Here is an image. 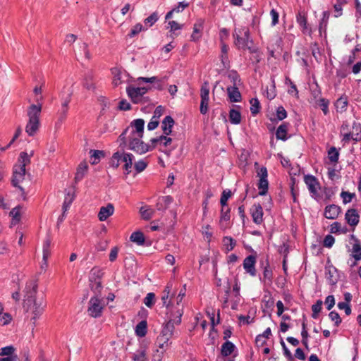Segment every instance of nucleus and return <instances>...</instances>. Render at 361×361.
Segmentation results:
<instances>
[{
	"mask_svg": "<svg viewBox=\"0 0 361 361\" xmlns=\"http://www.w3.org/2000/svg\"><path fill=\"white\" fill-rule=\"evenodd\" d=\"M38 283L37 279H30L26 282L23 290V307L27 311L32 310L34 314L32 319H36L44 312L45 303L42 300H37Z\"/></svg>",
	"mask_w": 361,
	"mask_h": 361,
	"instance_id": "1",
	"label": "nucleus"
},
{
	"mask_svg": "<svg viewBox=\"0 0 361 361\" xmlns=\"http://www.w3.org/2000/svg\"><path fill=\"white\" fill-rule=\"evenodd\" d=\"M168 322L163 326L159 336L157 338V346L159 348L168 350L171 344V338L178 335V331L175 329V325H179L172 319H168Z\"/></svg>",
	"mask_w": 361,
	"mask_h": 361,
	"instance_id": "2",
	"label": "nucleus"
},
{
	"mask_svg": "<svg viewBox=\"0 0 361 361\" xmlns=\"http://www.w3.org/2000/svg\"><path fill=\"white\" fill-rule=\"evenodd\" d=\"M41 111L42 104H31L27 110L28 121L25 126V132L29 136H34L39 129Z\"/></svg>",
	"mask_w": 361,
	"mask_h": 361,
	"instance_id": "3",
	"label": "nucleus"
},
{
	"mask_svg": "<svg viewBox=\"0 0 361 361\" xmlns=\"http://www.w3.org/2000/svg\"><path fill=\"white\" fill-rule=\"evenodd\" d=\"M133 160L134 156L131 153L118 151L113 154L110 160V166L113 168H118L120 162H122L124 164L125 173L129 174L132 171Z\"/></svg>",
	"mask_w": 361,
	"mask_h": 361,
	"instance_id": "4",
	"label": "nucleus"
},
{
	"mask_svg": "<svg viewBox=\"0 0 361 361\" xmlns=\"http://www.w3.org/2000/svg\"><path fill=\"white\" fill-rule=\"evenodd\" d=\"M142 137L126 136V141H121L120 146H121L123 143H128V149L133 150L139 154H143L152 150V147L150 145L142 141Z\"/></svg>",
	"mask_w": 361,
	"mask_h": 361,
	"instance_id": "5",
	"label": "nucleus"
},
{
	"mask_svg": "<svg viewBox=\"0 0 361 361\" xmlns=\"http://www.w3.org/2000/svg\"><path fill=\"white\" fill-rule=\"evenodd\" d=\"M145 121L143 119L138 118L134 120L130 126L120 135L118 140L122 142L126 141V136L142 137L144 132Z\"/></svg>",
	"mask_w": 361,
	"mask_h": 361,
	"instance_id": "6",
	"label": "nucleus"
},
{
	"mask_svg": "<svg viewBox=\"0 0 361 361\" xmlns=\"http://www.w3.org/2000/svg\"><path fill=\"white\" fill-rule=\"evenodd\" d=\"M95 295L92 298V317H98L102 315V310L107 305V302L102 295V290L99 293L94 290Z\"/></svg>",
	"mask_w": 361,
	"mask_h": 361,
	"instance_id": "7",
	"label": "nucleus"
},
{
	"mask_svg": "<svg viewBox=\"0 0 361 361\" xmlns=\"http://www.w3.org/2000/svg\"><path fill=\"white\" fill-rule=\"evenodd\" d=\"M186 288L185 285L183 286L175 298L176 304H174V309H171L174 311L173 313V320H175L176 323H181V317L183 314V305L182 304L183 300L185 295Z\"/></svg>",
	"mask_w": 361,
	"mask_h": 361,
	"instance_id": "8",
	"label": "nucleus"
},
{
	"mask_svg": "<svg viewBox=\"0 0 361 361\" xmlns=\"http://www.w3.org/2000/svg\"><path fill=\"white\" fill-rule=\"evenodd\" d=\"M71 95L72 92L70 90H68L66 92H63L61 93V109L59 112V118L55 124L56 128H59L66 118L67 112L68 110V104L71 102Z\"/></svg>",
	"mask_w": 361,
	"mask_h": 361,
	"instance_id": "9",
	"label": "nucleus"
},
{
	"mask_svg": "<svg viewBox=\"0 0 361 361\" xmlns=\"http://www.w3.org/2000/svg\"><path fill=\"white\" fill-rule=\"evenodd\" d=\"M126 89L128 96L130 98L131 101L135 104H143L147 102L145 94L147 92L146 87H135L133 86H128Z\"/></svg>",
	"mask_w": 361,
	"mask_h": 361,
	"instance_id": "10",
	"label": "nucleus"
},
{
	"mask_svg": "<svg viewBox=\"0 0 361 361\" xmlns=\"http://www.w3.org/2000/svg\"><path fill=\"white\" fill-rule=\"evenodd\" d=\"M172 283H169L167 286L165 287L161 295L162 304L166 308V315L168 319H172L173 317V313H174V311L171 310L174 309V302H172V299L171 298H170V293Z\"/></svg>",
	"mask_w": 361,
	"mask_h": 361,
	"instance_id": "11",
	"label": "nucleus"
},
{
	"mask_svg": "<svg viewBox=\"0 0 361 361\" xmlns=\"http://www.w3.org/2000/svg\"><path fill=\"white\" fill-rule=\"evenodd\" d=\"M111 73L113 75L112 83L115 87L128 82L129 75L124 70H121L118 68H114L111 69Z\"/></svg>",
	"mask_w": 361,
	"mask_h": 361,
	"instance_id": "12",
	"label": "nucleus"
},
{
	"mask_svg": "<svg viewBox=\"0 0 361 361\" xmlns=\"http://www.w3.org/2000/svg\"><path fill=\"white\" fill-rule=\"evenodd\" d=\"M304 182L306 184L311 197L316 198L319 196L320 184L317 179L312 175H305Z\"/></svg>",
	"mask_w": 361,
	"mask_h": 361,
	"instance_id": "13",
	"label": "nucleus"
},
{
	"mask_svg": "<svg viewBox=\"0 0 361 361\" xmlns=\"http://www.w3.org/2000/svg\"><path fill=\"white\" fill-rule=\"evenodd\" d=\"M235 37V43L238 47L244 48L247 46L249 40L250 32L247 28L243 27L235 30L233 33Z\"/></svg>",
	"mask_w": 361,
	"mask_h": 361,
	"instance_id": "14",
	"label": "nucleus"
},
{
	"mask_svg": "<svg viewBox=\"0 0 361 361\" xmlns=\"http://www.w3.org/2000/svg\"><path fill=\"white\" fill-rule=\"evenodd\" d=\"M92 271L94 275V281L92 280V290L94 289V290H97L100 293V290L103 289L101 279L104 275V272L102 269L99 267H94Z\"/></svg>",
	"mask_w": 361,
	"mask_h": 361,
	"instance_id": "15",
	"label": "nucleus"
},
{
	"mask_svg": "<svg viewBox=\"0 0 361 361\" xmlns=\"http://www.w3.org/2000/svg\"><path fill=\"white\" fill-rule=\"evenodd\" d=\"M256 257L253 255H249L243 260V268L245 271L252 276H256Z\"/></svg>",
	"mask_w": 361,
	"mask_h": 361,
	"instance_id": "16",
	"label": "nucleus"
},
{
	"mask_svg": "<svg viewBox=\"0 0 361 361\" xmlns=\"http://www.w3.org/2000/svg\"><path fill=\"white\" fill-rule=\"evenodd\" d=\"M152 145V149L155 147H159L160 150H163L164 147H168L171 145L172 139L165 135H161L158 137L152 138L151 140Z\"/></svg>",
	"mask_w": 361,
	"mask_h": 361,
	"instance_id": "17",
	"label": "nucleus"
},
{
	"mask_svg": "<svg viewBox=\"0 0 361 361\" xmlns=\"http://www.w3.org/2000/svg\"><path fill=\"white\" fill-rule=\"evenodd\" d=\"M25 175V169L23 167L15 166L13 174L12 183L15 187H18L20 190L22 188L19 186V183L24 180Z\"/></svg>",
	"mask_w": 361,
	"mask_h": 361,
	"instance_id": "18",
	"label": "nucleus"
},
{
	"mask_svg": "<svg viewBox=\"0 0 361 361\" xmlns=\"http://www.w3.org/2000/svg\"><path fill=\"white\" fill-rule=\"evenodd\" d=\"M251 214L255 224H260L263 221V209L259 204H255L252 207Z\"/></svg>",
	"mask_w": 361,
	"mask_h": 361,
	"instance_id": "19",
	"label": "nucleus"
},
{
	"mask_svg": "<svg viewBox=\"0 0 361 361\" xmlns=\"http://www.w3.org/2000/svg\"><path fill=\"white\" fill-rule=\"evenodd\" d=\"M114 212V207L112 204L109 203L105 207H102L98 213V218L99 221H106Z\"/></svg>",
	"mask_w": 361,
	"mask_h": 361,
	"instance_id": "20",
	"label": "nucleus"
},
{
	"mask_svg": "<svg viewBox=\"0 0 361 361\" xmlns=\"http://www.w3.org/2000/svg\"><path fill=\"white\" fill-rule=\"evenodd\" d=\"M345 219L350 226H355L359 223L360 216L356 209H350L346 212Z\"/></svg>",
	"mask_w": 361,
	"mask_h": 361,
	"instance_id": "21",
	"label": "nucleus"
},
{
	"mask_svg": "<svg viewBox=\"0 0 361 361\" xmlns=\"http://www.w3.org/2000/svg\"><path fill=\"white\" fill-rule=\"evenodd\" d=\"M221 216H220V226L223 229H226L228 227V222L230 221V208L228 207L221 206Z\"/></svg>",
	"mask_w": 361,
	"mask_h": 361,
	"instance_id": "22",
	"label": "nucleus"
},
{
	"mask_svg": "<svg viewBox=\"0 0 361 361\" xmlns=\"http://www.w3.org/2000/svg\"><path fill=\"white\" fill-rule=\"evenodd\" d=\"M340 213V207L335 204H331L326 207L324 211V216L329 219H335L338 217Z\"/></svg>",
	"mask_w": 361,
	"mask_h": 361,
	"instance_id": "23",
	"label": "nucleus"
},
{
	"mask_svg": "<svg viewBox=\"0 0 361 361\" xmlns=\"http://www.w3.org/2000/svg\"><path fill=\"white\" fill-rule=\"evenodd\" d=\"M174 125V120L170 116H166L161 123V129L163 133L166 135H169L171 133L172 128Z\"/></svg>",
	"mask_w": 361,
	"mask_h": 361,
	"instance_id": "24",
	"label": "nucleus"
},
{
	"mask_svg": "<svg viewBox=\"0 0 361 361\" xmlns=\"http://www.w3.org/2000/svg\"><path fill=\"white\" fill-rule=\"evenodd\" d=\"M204 20L198 19L195 23L193 27V32L191 35V39L192 41L198 40L201 37V32L203 29Z\"/></svg>",
	"mask_w": 361,
	"mask_h": 361,
	"instance_id": "25",
	"label": "nucleus"
},
{
	"mask_svg": "<svg viewBox=\"0 0 361 361\" xmlns=\"http://www.w3.org/2000/svg\"><path fill=\"white\" fill-rule=\"evenodd\" d=\"M227 92L231 102H238L241 99V94L236 86H230L227 87Z\"/></svg>",
	"mask_w": 361,
	"mask_h": 361,
	"instance_id": "26",
	"label": "nucleus"
},
{
	"mask_svg": "<svg viewBox=\"0 0 361 361\" xmlns=\"http://www.w3.org/2000/svg\"><path fill=\"white\" fill-rule=\"evenodd\" d=\"M348 104V99L346 95H342L335 103L336 111L343 113L346 111Z\"/></svg>",
	"mask_w": 361,
	"mask_h": 361,
	"instance_id": "27",
	"label": "nucleus"
},
{
	"mask_svg": "<svg viewBox=\"0 0 361 361\" xmlns=\"http://www.w3.org/2000/svg\"><path fill=\"white\" fill-rule=\"evenodd\" d=\"M87 171H88V164L87 163L86 161H82L79 164V166L77 169V171H76L75 177V181L77 182V181L80 180L83 178L85 174H86L87 173Z\"/></svg>",
	"mask_w": 361,
	"mask_h": 361,
	"instance_id": "28",
	"label": "nucleus"
},
{
	"mask_svg": "<svg viewBox=\"0 0 361 361\" xmlns=\"http://www.w3.org/2000/svg\"><path fill=\"white\" fill-rule=\"evenodd\" d=\"M336 272L335 267L326 268V279L330 285H334L337 283Z\"/></svg>",
	"mask_w": 361,
	"mask_h": 361,
	"instance_id": "29",
	"label": "nucleus"
},
{
	"mask_svg": "<svg viewBox=\"0 0 361 361\" xmlns=\"http://www.w3.org/2000/svg\"><path fill=\"white\" fill-rule=\"evenodd\" d=\"M297 23L302 28V31L305 34L311 35L312 30L311 27L307 25V19L305 16L299 14L297 16Z\"/></svg>",
	"mask_w": 361,
	"mask_h": 361,
	"instance_id": "30",
	"label": "nucleus"
},
{
	"mask_svg": "<svg viewBox=\"0 0 361 361\" xmlns=\"http://www.w3.org/2000/svg\"><path fill=\"white\" fill-rule=\"evenodd\" d=\"M172 201L173 199L170 196H163L159 197L157 203V209L160 211L167 209Z\"/></svg>",
	"mask_w": 361,
	"mask_h": 361,
	"instance_id": "31",
	"label": "nucleus"
},
{
	"mask_svg": "<svg viewBox=\"0 0 361 361\" xmlns=\"http://www.w3.org/2000/svg\"><path fill=\"white\" fill-rule=\"evenodd\" d=\"M288 124L282 123L280 125L276 132V137L278 140H287Z\"/></svg>",
	"mask_w": 361,
	"mask_h": 361,
	"instance_id": "32",
	"label": "nucleus"
},
{
	"mask_svg": "<svg viewBox=\"0 0 361 361\" xmlns=\"http://www.w3.org/2000/svg\"><path fill=\"white\" fill-rule=\"evenodd\" d=\"M130 239L132 242L136 243L138 245H142L145 240L144 234L141 231L133 232L131 234Z\"/></svg>",
	"mask_w": 361,
	"mask_h": 361,
	"instance_id": "33",
	"label": "nucleus"
},
{
	"mask_svg": "<svg viewBox=\"0 0 361 361\" xmlns=\"http://www.w3.org/2000/svg\"><path fill=\"white\" fill-rule=\"evenodd\" d=\"M51 240L47 238L43 244V262L45 266H47V261L51 255Z\"/></svg>",
	"mask_w": 361,
	"mask_h": 361,
	"instance_id": "34",
	"label": "nucleus"
},
{
	"mask_svg": "<svg viewBox=\"0 0 361 361\" xmlns=\"http://www.w3.org/2000/svg\"><path fill=\"white\" fill-rule=\"evenodd\" d=\"M141 216L145 220L150 219L154 213V210L149 206H143L140 209Z\"/></svg>",
	"mask_w": 361,
	"mask_h": 361,
	"instance_id": "35",
	"label": "nucleus"
},
{
	"mask_svg": "<svg viewBox=\"0 0 361 361\" xmlns=\"http://www.w3.org/2000/svg\"><path fill=\"white\" fill-rule=\"evenodd\" d=\"M105 156L106 152L103 150H92V164H98Z\"/></svg>",
	"mask_w": 361,
	"mask_h": 361,
	"instance_id": "36",
	"label": "nucleus"
},
{
	"mask_svg": "<svg viewBox=\"0 0 361 361\" xmlns=\"http://www.w3.org/2000/svg\"><path fill=\"white\" fill-rule=\"evenodd\" d=\"M229 121L232 124H239L241 121V114L235 109H231L229 112Z\"/></svg>",
	"mask_w": 361,
	"mask_h": 361,
	"instance_id": "37",
	"label": "nucleus"
},
{
	"mask_svg": "<svg viewBox=\"0 0 361 361\" xmlns=\"http://www.w3.org/2000/svg\"><path fill=\"white\" fill-rule=\"evenodd\" d=\"M235 345L230 341L225 342L221 347V354L224 356L230 355L234 350Z\"/></svg>",
	"mask_w": 361,
	"mask_h": 361,
	"instance_id": "38",
	"label": "nucleus"
},
{
	"mask_svg": "<svg viewBox=\"0 0 361 361\" xmlns=\"http://www.w3.org/2000/svg\"><path fill=\"white\" fill-rule=\"evenodd\" d=\"M330 231L332 233H345L348 230L345 227L342 226L339 222L336 221L331 225Z\"/></svg>",
	"mask_w": 361,
	"mask_h": 361,
	"instance_id": "39",
	"label": "nucleus"
},
{
	"mask_svg": "<svg viewBox=\"0 0 361 361\" xmlns=\"http://www.w3.org/2000/svg\"><path fill=\"white\" fill-rule=\"evenodd\" d=\"M328 157L331 163H337L339 158V152L334 147H331L328 151Z\"/></svg>",
	"mask_w": 361,
	"mask_h": 361,
	"instance_id": "40",
	"label": "nucleus"
},
{
	"mask_svg": "<svg viewBox=\"0 0 361 361\" xmlns=\"http://www.w3.org/2000/svg\"><path fill=\"white\" fill-rule=\"evenodd\" d=\"M133 359L134 361H147L145 350L141 348L136 350Z\"/></svg>",
	"mask_w": 361,
	"mask_h": 361,
	"instance_id": "41",
	"label": "nucleus"
},
{
	"mask_svg": "<svg viewBox=\"0 0 361 361\" xmlns=\"http://www.w3.org/2000/svg\"><path fill=\"white\" fill-rule=\"evenodd\" d=\"M223 242L226 252L232 250L236 245L235 240L231 237H224Z\"/></svg>",
	"mask_w": 361,
	"mask_h": 361,
	"instance_id": "42",
	"label": "nucleus"
},
{
	"mask_svg": "<svg viewBox=\"0 0 361 361\" xmlns=\"http://www.w3.org/2000/svg\"><path fill=\"white\" fill-rule=\"evenodd\" d=\"M135 333L139 336H144L147 333V322L142 321L137 324L135 328Z\"/></svg>",
	"mask_w": 361,
	"mask_h": 361,
	"instance_id": "43",
	"label": "nucleus"
},
{
	"mask_svg": "<svg viewBox=\"0 0 361 361\" xmlns=\"http://www.w3.org/2000/svg\"><path fill=\"white\" fill-rule=\"evenodd\" d=\"M268 180L267 179H259L258 183V188L259 190V195H264L268 190Z\"/></svg>",
	"mask_w": 361,
	"mask_h": 361,
	"instance_id": "44",
	"label": "nucleus"
},
{
	"mask_svg": "<svg viewBox=\"0 0 361 361\" xmlns=\"http://www.w3.org/2000/svg\"><path fill=\"white\" fill-rule=\"evenodd\" d=\"M209 85L208 82H204L200 90L201 99H209Z\"/></svg>",
	"mask_w": 361,
	"mask_h": 361,
	"instance_id": "45",
	"label": "nucleus"
},
{
	"mask_svg": "<svg viewBox=\"0 0 361 361\" xmlns=\"http://www.w3.org/2000/svg\"><path fill=\"white\" fill-rule=\"evenodd\" d=\"M19 161L20 162V164L19 166H16V167H23L25 169V166L30 164V159L29 155L26 152H21L20 154V159Z\"/></svg>",
	"mask_w": 361,
	"mask_h": 361,
	"instance_id": "46",
	"label": "nucleus"
},
{
	"mask_svg": "<svg viewBox=\"0 0 361 361\" xmlns=\"http://www.w3.org/2000/svg\"><path fill=\"white\" fill-rule=\"evenodd\" d=\"M158 13L157 12H154L149 17L145 19L144 23L147 27H149L152 26L158 20Z\"/></svg>",
	"mask_w": 361,
	"mask_h": 361,
	"instance_id": "47",
	"label": "nucleus"
},
{
	"mask_svg": "<svg viewBox=\"0 0 361 361\" xmlns=\"http://www.w3.org/2000/svg\"><path fill=\"white\" fill-rule=\"evenodd\" d=\"M276 87H275V81L274 79L271 80V84L269 88H267L266 90V97L271 100L276 97Z\"/></svg>",
	"mask_w": 361,
	"mask_h": 361,
	"instance_id": "48",
	"label": "nucleus"
},
{
	"mask_svg": "<svg viewBox=\"0 0 361 361\" xmlns=\"http://www.w3.org/2000/svg\"><path fill=\"white\" fill-rule=\"evenodd\" d=\"M286 84L290 86V88L288 90V94L293 95L296 97H298V91L297 90L296 86L293 84L291 80L288 78H286Z\"/></svg>",
	"mask_w": 361,
	"mask_h": 361,
	"instance_id": "49",
	"label": "nucleus"
},
{
	"mask_svg": "<svg viewBox=\"0 0 361 361\" xmlns=\"http://www.w3.org/2000/svg\"><path fill=\"white\" fill-rule=\"evenodd\" d=\"M341 197L343 200V202L344 204H348L355 197V194L347 191H342L341 193Z\"/></svg>",
	"mask_w": 361,
	"mask_h": 361,
	"instance_id": "50",
	"label": "nucleus"
},
{
	"mask_svg": "<svg viewBox=\"0 0 361 361\" xmlns=\"http://www.w3.org/2000/svg\"><path fill=\"white\" fill-rule=\"evenodd\" d=\"M147 166V162L145 159H140L135 163L134 168L137 173L143 171Z\"/></svg>",
	"mask_w": 361,
	"mask_h": 361,
	"instance_id": "51",
	"label": "nucleus"
},
{
	"mask_svg": "<svg viewBox=\"0 0 361 361\" xmlns=\"http://www.w3.org/2000/svg\"><path fill=\"white\" fill-rule=\"evenodd\" d=\"M166 350H167L158 348L153 354L152 361H161Z\"/></svg>",
	"mask_w": 361,
	"mask_h": 361,
	"instance_id": "52",
	"label": "nucleus"
},
{
	"mask_svg": "<svg viewBox=\"0 0 361 361\" xmlns=\"http://www.w3.org/2000/svg\"><path fill=\"white\" fill-rule=\"evenodd\" d=\"M250 111L253 115H256L259 110V102L257 99H252L250 100Z\"/></svg>",
	"mask_w": 361,
	"mask_h": 361,
	"instance_id": "53",
	"label": "nucleus"
},
{
	"mask_svg": "<svg viewBox=\"0 0 361 361\" xmlns=\"http://www.w3.org/2000/svg\"><path fill=\"white\" fill-rule=\"evenodd\" d=\"M154 293H149L147 294L146 297L144 299V303L147 307H151L154 303Z\"/></svg>",
	"mask_w": 361,
	"mask_h": 361,
	"instance_id": "54",
	"label": "nucleus"
},
{
	"mask_svg": "<svg viewBox=\"0 0 361 361\" xmlns=\"http://www.w3.org/2000/svg\"><path fill=\"white\" fill-rule=\"evenodd\" d=\"M14 348L11 345L4 347L0 350V355L1 356H13Z\"/></svg>",
	"mask_w": 361,
	"mask_h": 361,
	"instance_id": "55",
	"label": "nucleus"
},
{
	"mask_svg": "<svg viewBox=\"0 0 361 361\" xmlns=\"http://www.w3.org/2000/svg\"><path fill=\"white\" fill-rule=\"evenodd\" d=\"M319 106L325 115L329 114V102L327 99L322 98L319 101Z\"/></svg>",
	"mask_w": 361,
	"mask_h": 361,
	"instance_id": "56",
	"label": "nucleus"
},
{
	"mask_svg": "<svg viewBox=\"0 0 361 361\" xmlns=\"http://www.w3.org/2000/svg\"><path fill=\"white\" fill-rule=\"evenodd\" d=\"M231 192L230 190H224L222 195H221V200H220V203L221 204V206H224V207H226L227 206V201L228 200L229 197H231Z\"/></svg>",
	"mask_w": 361,
	"mask_h": 361,
	"instance_id": "57",
	"label": "nucleus"
},
{
	"mask_svg": "<svg viewBox=\"0 0 361 361\" xmlns=\"http://www.w3.org/2000/svg\"><path fill=\"white\" fill-rule=\"evenodd\" d=\"M329 317L331 319V320L334 322L335 326H338L341 323V319L336 312H331L329 314Z\"/></svg>",
	"mask_w": 361,
	"mask_h": 361,
	"instance_id": "58",
	"label": "nucleus"
},
{
	"mask_svg": "<svg viewBox=\"0 0 361 361\" xmlns=\"http://www.w3.org/2000/svg\"><path fill=\"white\" fill-rule=\"evenodd\" d=\"M12 317L8 313H3L0 315V325L4 326L10 323Z\"/></svg>",
	"mask_w": 361,
	"mask_h": 361,
	"instance_id": "59",
	"label": "nucleus"
},
{
	"mask_svg": "<svg viewBox=\"0 0 361 361\" xmlns=\"http://www.w3.org/2000/svg\"><path fill=\"white\" fill-rule=\"evenodd\" d=\"M33 92L36 95L35 102H37V104H41V101L43 99V97L42 96V87L36 86L34 88Z\"/></svg>",
	"mask_w": 361,
	"mask_h": 361,
	"instance_id": "60",
	"label": "nucleus"
},
{
	"mask_svg": "<svg viewBox=\"0 0 361 361\" xmlns=\"http://www.w3.org/2000/svg\"><path fill=\"white\" fill-rule=\"evenodd\" d=\"M353 257L356 260L361 259V246L355 244L353 247Z\"/></svg>",
	"mask_w": 361,
	"mask_h": 361,
	"instance_id": "61",
	"label": "nucleus"
},
{
	"mask_svg": "<svg viewBox=\"0 0 361 361\" xmlns=\"http://www.w3.org/2000/svg\"><path fill=\"white\" fill-rule=\"evenodd\" d=\"M20 207H16L10 212V215L16 221H19L20 216Z\"/></svg>",
	"mask_w": 361,
	"mask_h": 361,
	"instance_id": "62",
	"label": "nucleus"
},
{
	"mask_svg": "<svg viewBox=\"0 0 361 361\" xmlns=\"http://www.w3.org/2000/svg\"><path fill=\"white\" fill-rule=\"evenodd\" d=\"M335 239L331 235H327L324 239V246L330 248L334 244Z\"/></svg>",
	"mask_w": 361,
	"mask_h": 361,
	"instance_id": "63",
	"label": "nucleus"
},
{
	"mask_svg": "<svg viewBox=\"0 0 361 361\" xmlns=\"http://www.w3.org/2000/svg\"><path fill=\"white\" fill-rule=\"evenodd\" d=\"M143 30V26L140 23L136 24L130 30V32L129 33V36L130 37H134L135 35H137L139 32H140Z\"/></svg>",
	"mask_w": 361,
	"mask_h": 361,
	"instance_id": "64",
	"label": "nucleus"
}]
</instances>
